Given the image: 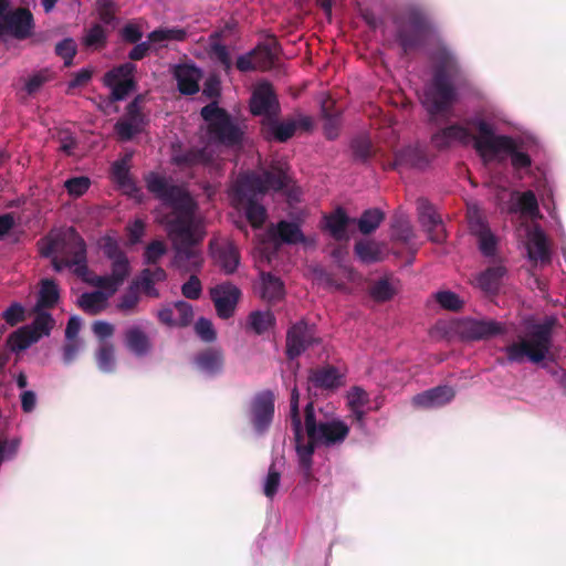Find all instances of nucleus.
Returning a JSON list of instances; mask_svg holds the SVG:
<instances>
[{
  "instance_id": "47",
  "label": "nucleus",
  "mask_w": 566,
  "mask_h": 566,
  "mask_svg": "<svg viewBox=\"0 0 566 566\" xmlns=\"http://www.w3.org/2000/svg\"><path fill=\"white\" fill-rule=\"evenodd\" d=\"M143 101L144 96L139 94L126 106L125 119L144 129L147 125V118L142 112L140 104Z\"/></svg>"
},
{
  "instance_id": "49",
  "label": "nucleus",
  "mask_w": 566,
  "mask_h": 566,
  "mask_svg": "<svg viewBox=\"0 0 566 566\" xmlns=\"http://www.w3.org/2000/svg\"><path fill=\"white\" fill-rule=\"evenodd\" d=\"M107 43V33L105 29L98 24H93L83 38V44L87 48H104Z\"/></svg>"
},
{
  "instance_id": "2",
  "label": "nucleus",
  "mask_w": 566,
  "mask_h": 566,
  "mask_svg": "<svg viewBox=\"0 0 566 566\" xmlns=\"http://www.w3.org/2000/svg\"><path fill=\"white\" fill-rule=\"evenodd\" d=\"M146 186L157 199L170 207L172 211L166 216L165 223L174 242L202 239L195 226L196 203L190 195L181 187L155 172L146 177Z\"/></svg>"
},
{
  "instance_id": "36",
  "label": "nucleus",
  "mask_w": 566,
  "mask_h": 566,
  "mask_svg": "<svg viewBox=\"0 0 566 566\" xmlns=\"http://www.w3.org/2000/svg\"><path fill=\"white\" fill-rule=\"evenodd\" d=\"M220 34L214 32L210 35L208 53L211 59L216 60L223 70L229 73L232 70V60L227 46L219 41Z\"/></svg>"
},
{
  "instance_id": "59",
  "label": "nucleus",
  "mask_w": 566,
  "mask_h": 566,
  "mask_svg": "<svg viewBox=\"0 0 566 566\" xmlns=\"http://www.w3.org/2000/svg\"><path fill=\"white\" fill-rule=\"evenodd\" d=\"M186 35L187 33L182 29H158L150 32L147 38L150 42L158 43L167 40L182 41Z\"/></svg>"
},
{
  "instance_id": "23",
  "label": "nucleus",
  "mask_w": 566,
  "mask_h": 566,
  "mask_svg": "<svg viewBox=\"0 0 566 566\" xmlns=\"http://www.w3.org/2000/svg\"><path fill=\"white\" fill-rule=\"evenodd\" d=\"M343 375L333 366L312 368L308 373V382L316 388L333 390L342 386Z\"/></svg>"
},
{
  "instance_id": "18",
  "label": "nucleus",
  "mask_w": 566,
  "mask_h": 566,
  "mask_svg": "<svg viewBox=\"0 0 566 566\" xmlns=\"http://www.w3.org/2000/svg\"><path fill=\"white\" fill-rule=\"evenodd\" d=\"M505 332V324L494 319L468 318L460 325V334L465 340L488 339Z\"/></svg>"
},
{
  "instance_id": "6",
  "label": "nucleus",
  "mask_w": 566,
  "mask_h": 566,
  "mask_svg": "<svg viewBox=\"0 0 566 566\" xmlns=\"http://www.w3.org/2000/svg\"><path fill=\"white\" fill-rule=\"evenodd\" d=\"M200 115L207 124V135L211 144L231 149L243 146L247 125L220 107L217 102L203 106Z\"/></svg>"
},
{
  "instance_id": "27",
  "label": "nucleus",
  "mask_w": 566,
  "mask_h": 566,
  "mask_svg": "<svg viewBox=\"0 0 566 566\" xmlns=\"http://www.w3.org/2000/svg\"><path fill=\"white\" fill-rule=\"evenodd\" d=\"M130 155H126L124 158L116 160L112 165V177L113 180L127 192H137L138 188L134 178L129 172Z\"/></svg>"
},
{
  "instance_id": "21",
  "label": "nucleus",
  "mask_w": 566,
  "mask_h": 566,
  "mask_svg": "<svg viewBox=\"0 0 566 566\" xmlns=\"http://www.w3.org/2000/svg\"><path fill=\"white\" fill-rule=\"evenodd\" d=\"M123 342L128 352L137 357L147 356L153 349V343L144 328L130 325L123 333Z\"/></svg>"
},
{
  "instance_id": "41",
  "label": "nucleus",
  "mask_w": 566,
  "mask_h": 566,
  "mask_svg": "<svg viewBox=\"0 0 566 566\" xmlns=\"http://www.w3.org/2000/svg\"><path fill=\"white\" fill-rule=\"evenodd\" d=\"M54 78V73L49 69L34 72L24 81L23 90L29 96L36 94L48 82Z\"/></svg>"
},
{
  "instance_id": "22",
  "label": "nucleus",
  "mask_w": 566,
  "mask_h": 566,
  "mask_svg": "<svg viewBox=\"0 0 566 566\" xmlns=\"http://www.w3.org/2000/svg\"><path fill=\"white\" fill-rule=\"evenodd\" d=\"M276 118H263L261 120L262 135L265 139L273 138L276 142L285 143L294 136L297 124L292 119L279 122Z\"/></svg>"
},
{
  "instance_id": "8",
  "label": "nucleus",
  "mask_w": 566,
  "mask_h": 566,
  "mask_svg": "<svg viewBox=\"0 0 566 566\" xmlns=\"http://www.w3.org/2000/svg\"><path fill=\"white\" fill-rule=\"evenodd\" d=\"M433 31L430 17L419 9L408 12L406 22L397 28L396 41L405 54L420 49Z\"/></svg>"
},
{
  "instance_id": "32",
  "label": "nucleus",
  "mask_w": 566,
  "mask_h": 566,
  "mask_svg": "<svg viewBox=\"0 0 566 566\" xmlns=\"http://www.w3.org/2000/svg\"><path fill=\"white\" fill-rule=\"evenodd\" d=\"M107 300L108 295L103 291L86 292L78 297L77 304L85 313L97 315L105 308Z\"/></svg>"
},
{
  "instance_id": "1",
  "label": "nucleus",
  "mask_w": 566,
  "mask_h": 566,
  "mask_svg": "<svg viewBox=\"0 0 566 566\" xmlns=\"http://www.w3.org/2000/svg\"><path fill=\"white\" fill-rule=\"evenodd\" d=\"M433 74L423 93L422 105L434 122L448 116L458 101V90L470 88L471 80L455 55L446 46L438 48L431 56Z\"/></svg>"
},
{
  "instance_id": "50",
  "label": "nucleus",
  "mask_w": 566,
  "mask_h": 566,
  "mask_svg": "<svg viewBox=\"0 0 566 566\" xmlns=\"http://www.w3.org/2000/svg\"><path fill=\"white\" fill-rule=\"evenodd\" d=\"M300 392L297 387H294L291 391V398H290V418H291V426L294 433V438L301 437V427L302 420L300 415Z\"/></svg>"
},
{
  "instance_id": "3",
  "label": "nucleus",
  "mask_w": 566,
  "mask_h": 566,
  "mask_svg": "<svg viewBox=\"0 0 566 566\" xmlns=\"http://www.w3.org/2000/svg\"><path fill=\"white\" fill-rule=\"evenodd\" d=\"M290 177L280 165H273L263 174L249 172L241 176L233 188L232 200L238 209H244L249 223L258 229L266 219V209L261 203L269 190L279 191L287 187Z\"/></svg>"
},
{
  "instance_id": "24",
  "label": "nucleus",
  "mask_w": 566,
  "mask_h": 566,
  "mask_svg": "<svg viewBox=\"0 0 566 566\" xmlns=\"http://www.w3.org/2000/svg\"><path fill=\"white\" fill-rule=\"evenodd\" d=\"M195 364L200 371L214 376L222 371L224 356L221 349L209 347L196 355Z\"/></svg>"
},
{
  "instance_id": "57",
  "label": "nucleus",
  "mask_w": 566,
  "mask_h": 566,
  "mask_svg": "<svg viewBox=\"0 0 566 566\" xmlns=\"http://www.w3.org/2000/svg\"><path fill=\"white\" fill-rule=\"evenodd\" d=\"M352 150L355 159L366 163L373 156L371 142L366 137H358L352 142Z\"/></svg>"
},
{
  "instance_id": "63",
  "label": "nucleus",
  "mask_w": 566,
  "mask_h": 566,
  "mask_svg": "<svg viewBox=\"0 0 566 566\" xmlns=\"http://www.w3.org/2000/svg\"><path fill=\"white\" fill-rule=\"evenodd\" d=\"M114 129L118 138L123 142L130 140L135 135L143 132V128L126 120L125 118L117 120Z\"/></svg>"
},
{
  "instance_id": "46",
  "label": "nucleus",
  "mask_w": 566,
  "mask_h": 566,
  "mask_svg": "<svg viewBox=\"0 0 566 566\" xmlns=\"http://www.w3.org/2000/svg\"><path fill=\"white\" fill-rule=\"evenodd\" d=\"M371 298L378 303L390 301L396 291L387 279L376 281L369 289Z\"/></svg>"
},
{
  "instance_id": "56",
  "label": "nucleus",
  "mask_w": 566,
  "mask_h": 566,
  "mask_svg": "<svg viewBox=\"0 0 566 566\" xmlns=\"http://www.w3.org/2000/svg\"><path fill=\"white\" fill-rule=\"evenodd\" d=\"M281 483V473L276 470L275 463H272L269 468L268 475L263 484L264 495L272 500L277 493Z\"/></svg>"
},
{
  "instance_id": "25",
  "label": "nucleus",
  "mask_w": 566,
  "mask_h": 566,
  "mask_svg": "<svg viewBox=\"0 0 566 566\" xmlns=\"http://www.w3.org/2000/svg\"><path fill=\"white\" fill-rule=\"evenodd\" d=\"M429 164L428 157L424 150L417 146H407L396 151L394 168H417L423 169Z\"/></svg>"
},
{
  "instance_id": "61",
  "label": "nucleus",
  "mask_w": 566,
  "mask_h": 566,
  "mask_svg": "<svg viewBox=\"0 0 566 566\" xmlns=\"http://www.w3.org/2000/svg\"><path fill=\"white\" fill-rule=\"evenodd\" d=\"M176 326H188L193 318V308L191 304L185 301L174 303Z\"/></svg>"
},
{
  "instance_id": "53",
  "label": "nucleus",
  "mask_w": 566,
  "mask_h": 566,
  "mask_svg": "<svg viewBox=\"0 0 566 566\" xmlns=\"http://www.w3.org/2000/svg\"><path fill=\"white\" fill-rule=\"evenodd\" d=\"M436 301L448 311L459 312L463 307V301L458 294L451 291H440L436 294Z\"/></svg>"
},
{
  "instance_id": "34",
  "label": "nucleus",
  "mask_w": 566,
  "mask_h": 566,
  "mask_svg": "<svg viewBox=\"0 0 566 566\" xmlns=\"http://www.w3.org/2000/svg\"><path fill=\"white\" fill-rule=\"evenodd\" d=\"M95 360L101 371L109 374L116 369L115 346L111 342H101L95 352Z\"/></svg>"
},
{
  "instance_id": "11",
  "label": "nucleus",
  "mask_w": 566,
  "mask_h": 566,
  "mask_svg": "<svg viewBox=\"0 0 566 566\" xmlns=\"http://www.w3.org/2000/svg\"><path fill=\"white\" fill-rule=\"evenodd\" d=\"M319 343L315 325L301 319L292 324L286 332L285 355L289 360L300 357L310 347Z\"/></svg>"
},
{
  "instance_id": "9",
  "label": "nucleus",
  "mask_w": 566,
  "mask_h": 566,
  "mask_svg": "<svg viewBox=\"0 0 566 566\" xmlns=\"http://www.w3.org/2000/svg\"><path fill=\"white\" fill-rule=\"evenodd\" d=\"M9 0H0V36L8 34L18 40L29 38L33 30V15L25 8L9 10Z\"/></svg>"
},
{
  "instance_id": "29",
  "label": "nucleus",
  "mask_w": 566,
  "mask_h": 566,
  "mask_svg": "<svg viewBox=\"0 0 566 566\" xmlns=\"http://www.w3.org/2000/svg\"><path fill=\"white\" fill-rule=\"evenodd\" d=\"M325 227L329 234L336 241L348 240L347 227L349 224V218L344 209L338 208L329 216L325 217Z\"/></svg>"
},
{
  "instance_id": "10",
  "label": "nucleus",
  "mask_w": 566,
  "mask_h": 566,
  "mask_svg": "<svg viewBox=\"0 0 566 566\" xmlns=\"http://www.w3.org/2000/svg\"><path fill=\"white\" fill-rule=\"evenodd\" d=\"M60 253L74 264V274L86 280L88 274L86 243L75 228L70 227L60 233Z\"/></svg>"
},
{
  "instance_id": "39",
  "label": "nucleus",
  "mask_w": 566,
  "mask_h": 566,
  "mask_svg": "<svg viewBox=\"0 0 566 566\" xmlns=\"http://www.w3.org/2000/svg\"><path fill=\"white\" fill-rule=\"evenodd\" d=\"M527 252L532 260L541 262L549 261L551 255L547 249L546 238L542 231H535L532 234L527 245Z\"/></svg>"
},
{
  "instance_id": "42",
  "label": "nucleus",
  "mask_w": 566,
  "mask_h": 566,
  "mask_svg": "<svg viewBox=\"0 0 566 566\" xmlns=\"http://www.w3.org/2000/svg\"><path fill=\"white\" fill-rule=\"evenodd\" d=\"M328 105H331V102H322L321 105L322 116L324 119L323 128L324 134L328 139H335L338 135V128L340 125V113L339 111L328 113Z\"/></svg>"
},
{
  "instance_id": "38",
  "label": "nucleus",
  "mask_w": 566,
  "mask_h": 566,
  "mask_svg": "<svg viewBox=\"0 0 566 566\" xmlns=\"http://www.w3.org/2000/svg\"><path fill=\"white\" fill-rule=\"evenodd\" d=\"M263 289H262V297L268 302H277L284 296V284L283 282L272 275L271 273L262 274Z\"/></svg>"
},
{
  "instance_id": "15",
  "label": "nucleus",
  "mask_w": 566,
  "mask_h": 566,
  "mask_svg": "<svg viewBox=\"0 0 566 566\" xmlns=\"http://www.w3.org/2000/svg\"><path fill=\"white\" fill-rule=\"evenodd\" d=\"M249 107L254 116H263V118L277 117L280 114V103L272 84L269 82L260 83L252 92Z\"/></svg>"
},
{
  "instance_id": "12",
  "label": "nucleus",
  "mask_w": 566,
  "mask_h": 566,
  "mask_svg": "<svg viewBox=\"0 0 566 566\" xmlns=\"http://www.w3.org/2000/svg\"><path fill=\"white\" fill-rule=\"evenodd\" d=\"M275 396L271 390L254 395L248 409V418L258 434L265 433L274 418Z\"/></svg>"
},
{
  "instance_id": "64",
  "label": "nucleus",
  "mask_w": 566,
  "mask_h": 566,
  "mask_svg": "<svg viewBox=\"0 0 566 566\" xmlns=\"http://www.w3.org/2000/svg\"><path fill=\"white\" fill-rule=\"evenodd\" d=\"M181 294L188 300H198L202 294V284L196 273L181 285Z\"/></svg>"
},
{
  "instance_id": "33",
  "label": "nucleus",
  "mask_w": 566,
  "mask_h": 566,
  "mask_svg": "<svg viewBox=\"0 0 566 566\" xmlns=\"http://www.w3.org/2000/svg\"><path fill=\"white\" fill-rule=\"evenodd\" d=\"M36 342H39V335L32 334L30 326H22L9 335L7 345L12 352H21Z\"/></svg>"
},
{
  "instance_id": "28",
  "label": "nucleus",
  "mask_w": 566,
  "mask_h": 566,
  "mask_svg": "<svg viewBox=\"0 0 566 566\" xmlns=\"http://www.w3.org/2000/svg\"><path fill=\"white\" fill-rule=\"evenodd\" d=\"M272 237L281 243L296 244L306 241L300 226L294 222L282 220L276 224L275 230H270Z\"/></svg>"
},
{
  "instance_id": "43",
  "label": "nucleus",
  "mask_w": 566,
  "mask_h": 566,
  "mask_svg": "<svg viewBox=\"0 0 566 566\" xmlns=\"http://www.w3.org/2000/svg\"><path fill=\"white\" fill-rule=\"evenodd\" d=\"M252 53L258 70L268 71L274 65L275 54L269 44L256 45L252 50Z\"/></svg>"
},
{
  "instance_id": "35",
  "label": "nucleus",
  "mask_w": 566,
  "mask_h": 566,
  "mask_svg": "<svg viewBox=\"0 0 566 566\" xmlns=\"http://www.w3.org/2000/svg\"><path fill=\"white\" fill-rule=\"evenodd\" d=\"M385 220V212L379 208L365 210L357 220V227L360 233L367 235L375 232Z\"/></svg>"
},
{
  "instance_id": "13",
  "label": "nucleus",
  "mask_w": 566,
  "mask_h": 566,
  "mask_svg": "<svg viewBox=\"0 0 566 566\" xmlns=\"http://www.w3.org/2000/svg\"><path fill=\"white\" fill-rule=\"evenodd\" d=\"M137 67L132 62L113 67L104 75V84L112 90L111 101H123L136 88L134 73Z\"/></svg>"
},
{
  "instance_id": "4",
  "label": "nucleus",
  "mask_w": 566,
  "mask_h": 566,
  "mask_svg": "<svg viewBox=\"0 0 566 566\" xmlns=\"http://www.w3.org/2000/svg\"><path fill=\"white\" fill-rule=\"evenodd\" d=\"M304 428L307 441L304 439L303 426L301 427V437L294 439L300 467L308 476L315 447H332L343 443L348 437L349 427L339 419H328L322 408L315 409L314 402L310 401L304 409Z\"/></svg>"
},
{
  "instance_id": "55",
  "label": "nucleus",
  "mask_w": 566,
  "mask_h": 566,
  "mask_svg": "<svg viewBox=\"0 0 566 566\" xmlns=\"http://www.w3.org/2000/svg\"><path fill=\"white\" fill-rule=\"evenodd\" d=\"M167 253V247L163 241H151L145 249L144 263L148 265L157 264L158 261Z\"/></svg>"
},
{
  "instance_id": "14",
  "label": "nucleus",
  "mask_w": 566,
  "mask_h": 566,
  "mask_svg": "<svg viewBox=\"0 0 566 566\" xmlns=\"http://www.w3.org/2000/svg\"><path fill=\"white\" fill-rule=\"evenodd\" d=\"M202 239L174 242L171 264L181 273H198L203 265L202 251L198 247Z\"/></svg>"
},
{
  "instance_id": "40",
  "label": "nucleus",
  "mask_w": 566,
  "mask_h": 566,
  "mask_svg": "<svg viewBox=\"0 0 566 566\" xmlns=\"http://www.w3.org/2000/svg\"><path fill=\"white\" fill-rule=\"evenodd\" d=\"M354 251L359 260L367 264L381 260V250L374 241H358L354 247Z\"/></svg>"
},
{
  "instance_id": "45",
  "label": "nucleus",
  "mask_w": 566,
  "mask_h": 566,
  "mask_svg": "<svg viewBox=\"0 0 566 566\" xmlns=\"http://www.w3.org/2000/svg\"><path fill=\"white\" fill-rule=\"evenodd\" d=\"M140 301L136 287L130 286L116 303V310L124 315H130L136 312L137 305Z\"/></svg>"
},
{
  "instance_id": "51",
  "label": "nucleus",
  "mask_w": 566,
  "mask_h": 566,
  "mask_svg": "<svg viewBox=\"0 0 566 566\" xmlns=\"http://www.w3.org/2000/svg\"><path fill=\"white\" fill-rule=\"evenodd\" d=\"M96 12L104 24H112L116 20L117 4L115 0H96Z\"/></svg>"
},
{
  "instance_id": "60",
  "label": "nucleus",
  "mask_w": 566,
  "mask_h": 566,
  "mask_svg": "<svg viewBox=\"0 0 566 566\" xmlns=\"http://www.w3.org/2000/svg\"><path fill=\"white\" fill-rule=\"evenodd\" d=\"M518 209L522 213L534 217L538 213V201L532 190L524 191L518 198Z\"/></svg>"
},
{
  "instance_id": "37",
  "label": "nucleus",
  "mask_w": 566,
  "mask_h": 566,
  "mask_svg": "<svg viewBox=\"0 0 566 566\" xmlns=\"http://www.w3.org/2000/svg\"><path fill=\"white\" fill-rule=\"evenodd\" d=\"M60 293L56 283L52 279H44L41 282L36 310L53 308L59 302Z\"/></svg>"
},
{
  "instance_id": "20",
  "label": "nucleus",
  "mask_w": 566,
  "mask_h": 566,
  "mask_svg": "<svg viewBox=\"0 0 566 566\" xmlns=\"http://www.w3.org/2000/svg\"><path fill=\"white\" fill-rule=\"evenodd\" d=\"M210 250L216 263L226 274H233L237 271L240 264V252L233 242H210Z\"/></svg>"
},
{
  "instance_id": "62",
  "label": "nucleus",
  "mask_w": 566,
  "mask_h": 566,
  "mask_svg": "<svg viewBox=\"0 0 566 566\" xmlns=\"http://www.w3.org/2000/svg\"><path fill=\"white\" fill-rule=\"evenodd\" d=\"M84 281L101 289L108 297L117 292L118 287L122 285L112 275H97L93 280L86 277Z\"/></svg>"
},
{
  "instance_id": "16",
  "label": "nucleus",
  "mask_w": 566,
  "mask_h": 566,
  "mask_svg": "<svg viewBox=\"0 0 566 566\" xmlns=\"http://www.w3.org/2000/svg\"><path fill=\"white\" fill-rule=\"evenodd\" d=\"M418 219L421 227L428 233L430 241L443 243L447 232L441 216L437 212L431 202L424 198L417 200Z\"/></svg>"
},
{
  "instance_id": "54",
  "label": "nucleus",
  "mask_w": 566,
  "mask_h": 566,
  "mask_svg": "<svg viewBox=\"0 0 566 566\" xmlns=\"http://www.w3.org/2000/svg\"><path fill=\"white\" fill-rule=\"evenodd\" d=\"M91 186L88 177L80 176L72 177L64 182V187L71 197L78 198L83 196Z\"/></svg>"
},
{
  "instance_id": "58",
  "label": "nucleus",
  "mask_w": 566,
  "mask_h": 566,
  "mask_svg": "<svg viewBox=\"0 0 566 566\" xmlns=\"http://www.w3.org/2000/svg\"><path fill=\"white\" fill-rule=\"evenodd\" d=\"M447 137H449V140L452 142H459L463 145H468L471 140L475 143L476 136H472L468 128L459 125V124H452L450 126L444 127Z\"/></svg>"
},
{
  "instance_id": "5",
  "label": "nucleus",
  "mask_w": 566,
  "mask_h": 566,
  "mask_svg": "<svg viewBox=\"0 0 566 566\" xmlns=\"http://www.w3.org/2000/svg\"><path fill=\"white\" fill-rule=\"evenodd\" d=\"M557 318L546 317L541 323L530 324L525 336L503 348L509 363H523L525 358L534 364L543 361L553 344V331L557 326Z\"/></svg>"
},
{
  "instance_id": "26",
  "label": "nucleus",
  "mask_w": 566,
  "mask_h": 566,
  "mask_svg": "<svg viewBox=\"0 0 566 566\" xmlns=\"http://www.w3.org/2000/svg\"><path fill=\"white\" fill-rule=\"evenodd\" d=\"M178 90L184 95H193L199 92L200 71L193 65H178L174 71Z\"/></svg>"
},
{
  "instance_id": "52",
  "label": "nucleus",
  "mask_w": 566,
  "mask_h": 566,
  "mask_svg": "<svg viewBox=\"0 0 566 566\" xmlns=\"http://www.w3.org/2000/svg\"><path fill=\"white\" fill-rule=\"evenodd\" d=\"M77 46L73 39L66 38L55 45V53L64 60V66L73 65V59L76 55Z\"/></svg>"
},
{
  "instance_id": "30",
  "label": "nucleus",
  "mask_w": 566,
  "mask_h": 566,
  "mask_svg": "<svg viewBox=\"0 0 566 566\" xmlns=\"http://www.w3.org/2000/svg\"><path fill=\"white\" fill-rule=\"evenodd\" d=\"M505 274L506 269L503 265L490 266L478 275L476 284L484 292L495 293Z\"/></svg>"
},
{
  "instance_id": "48",
  "label": "nucleus",
  "mask_w": 566,
  "mask_h": 566,
  "mask_svg": "<svg viewBox=\"0 0 566 566\" xmlns=\"http://www.w3.org/2000/svg\"><path fill=\"white\" fill-rule=\"evenodd\" d=\"M207 161L205 149H189L174 156V163L180 167H192Z\"/></svg>"
},
{
  "instance_id": "19",
  "label": "nucleus",
  "mask_w": 566,
  "mask_h": 566,
  "mask_svg": "<svg viewBox=\"0 0 566 566\" xmlns=\"http://www.w3.org/2000/svg\"><path fill=\"white\" fill-rule=\"evenodd\" d=\"M457 395L455 389L449 385H440L412 397V405L420 409H436L450 403Z\"/></svg>"
},
{
  "instance_id": "44",
  "label": "nucleus",
  "mask_w": 566,
  "mask_h": 566,
  "mask_svg": "<svg viewBox=\"0 0 566 566\" xmlns=\"http://www.w3.org/2000/svg\"><path fill=\"white\" fill-rule=\"evenodd\" d=\"M54 319L52 315L48 312H39L34 317L33 322L30 326L31 333L34 335H39V340L43 336H49L52 328L54 327Z\"/></svg>"
},
{
  "instance_id": "17",
  "label": "nucleus",
  "mask_w": 566,
  "mask_h": 566,
  "mask_svg": "<svg viewBox=\"0 0 566 566\" xmlns=\"http://www.w3.org/2000/svg\"><path fill=\"white\" fill-rule=\"evenodd\" d=\"M210 297L214 304L217 315L222 319L233 316L241 291L230 282L218 284L210 289Z\"/></svg>"
},
{
  "instance_id": "7",
  "label": "nucleus",
  "mask_w": 566,
  "mask_h": 566,
  "mask_svg": "<svg viewBox=\"0 0 566 566\" xmlns=\"http://www.w3.org/2000/svg\"><path fill=\"white\" fill-rule=\"evenodd\" d=\"M474 126L478 129L475 150L483 157H495L501 153L510 156L511 165L515 170L530 168L532 158L527 153L521 151L515 139L507 135H495L493 126L484 119H476Z\"/></svg>"
},
{
  "instance_id": "31",
  "label": "nucleus",
  "mask_w": 566,
  "mask_h": 566,
  "mask_svg": "<svg viewBox=\"0 0 566 566\" xmlns=\"http://www.w3.org/2000/svg\"><path fill=\"white\" fill-rule=\"evenodd\" d=\"M276 324L274 314L270 311H254L248 316L247 328L255 335H263L273 329Z\"/></svg>"
}]
</instances>
